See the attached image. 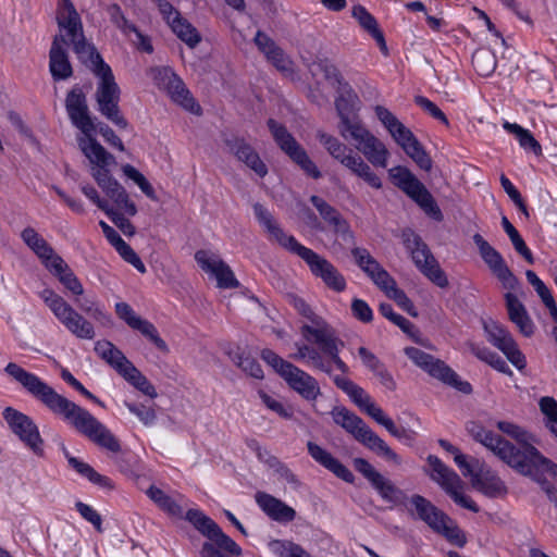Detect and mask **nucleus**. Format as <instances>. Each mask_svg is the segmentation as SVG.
<instances>
[{
	"instance_id": "obj_32",
	"label": "nucleus",
	"mask_w": 557,
	"mask_h": 557,
	"mask_svg": "<svg viewBox=\"0 0 557 557\" xmlns=\"http://www.w3.org/2000/svg\"><path fill=\"white\" fill-rule=\"evenodd\" d=\"M284 380L290 388L301 395V397L306 400H315L318 396L321 395L318 381L296 366H294L293 369L287 372V374L284 376Z\"/></svg>"
},
{
	"instance_id": "obj_19",
	"label": "nucleus",
	"mask_w": 557,
	"mask_h": 557,
	"mask_svg": "<svg viewBox=\"0 0 557 557\" xmlns=\"http://www.w3.org/2000/svg\"><path fill=\"white\" fill-rule=\"evenodd\" d=\"M333 382L337 388L346 393L362 411L379 424L383 425L385 429L393 428V420L384 414L383 410L372 401L371 397L362 387L351 380L339 375H334Z\"/></svg>"
},
{
	"instance_id": "obj_30",
	"label": "nucleus",
	"mask_w": 557,
	"mask_h": 557,
	"mask_svg": "<svg viewBox=\"0 0 557 557\" xmlns=\"http://www.w3.org/2000/svg\"><path fill=\"white\" fill-rule=\"evenodd\" d=\"M471 482L473 487L492 498L504 497L508 493V487L498 474L483 466L476 469Z\"/></svg>"
},
{
	"instance_id": "obj_61",
	"label": "nucleus",
	"mask_w": 557,
	"mask_h": 557,
	"mask_svg": "<svg viewBox=\"0 0 557 557\" xmlns=\"http://www.w3.org/2000/svg\"><path fill=\"white\" fill-rule=\"evenodd\" d=\"M61 377L67 384H70L73 388H75L77 392H79L82 395H84L88 399H90L94 403H96V404H98V405L103 407V403L98 397H96L94 394H91L89 391H87L83 386V384L79 381H77L67 369H62Z\"/></svg>"
},
{
	"instance_id": "obj_37",
	"label": "nucleus",
	"mask_w": 557,
	"mask_h": 557,
	"mask_svg": "<svg viewBox=\"0 0 557 557\" xmlns=\"http://www.w3.org/2000/svg\"><path fill=\"white\" fill-rule=\"evenodd\" d=\"M351 14L358 21L359 25L375 39L381 51L387 54L386 41L382 30L379 28L375 17L360 4L352 8Z\"/></svg>"
},
{
	"instance_id": "obj_44",
	"label": "nucleus",
	"mask_w": 557,
	"mask_h": 557,
	"mask_svg": "<svg viewBox=\"0 0 557 557\" xmlns=\"http://www.w3.org/2000/svg\"><path fill=\"white\" fill-rule=\"evenodd\" d=\"M472 64L481 76H490L496 69V55L490 49H478L472 55Z\"/></svg>"
},
{
	"instance_id": "obj_6",
	"label": "nucleus",
	"mask_w": 557,
	"mask_h": 557,
	"mask_svg": "<svg viewBox=\"0 0 557 557\" xmlns=\"http://www.w3.org/2000/svg\"><path fill=\"white\" fill-rule=\"evenodd\" d=\"M84 64L100 78L95 94L98 111L119 128H127L128 122L119 107L121 90L115 83L111 67L104 63L100 54L98 59H91Z\"/></svg>"
},
{
	"instance_id": "obj_10",
	"label": "nucleus",
	"mask_w": 557,
	"mask_h": 557,
	"mask_svg": "<svg viewBox=\"0 0 557 557\" xmlns=\"http://www.w3.org/2000/svg\"><path fill=\"white\" fill-rule=\"evenodd\" d=\"M374 112L392 138L403 148L406 154L411 158L421 170L430 172L433 161L413 133L387 108L376 106Z\"/></svg>"
},
{
	"instance_id": "obj_4",
	"label": "nucleus",
	"mask_w": 557,
	"mask_h": 557,
	"mask_svg": "<svg viewBox=\"0 0 557 557\" xmlns=\"http://www.w3.org/2000/svg\"><path fill=\"white\" fill-rule=\"evenodd\" d=\"M253 211L259 223L263 225L273 240L283 248L300 257L307 263L311 273L314 276L320 277L329 288L336 293L345 290V277L327 259L299 244L294 236L286 235L272 214L262 205L256 203L253 206Z\"/></svg>"
},
{
	"instance_id": "obj_17",
	"label": "nucleus",
	"mask_w": 557,
	"mask_h": 557,
	"mask_svg": "<svg viewBox=\"0 0 557 557\" xmlns=\"http://www.w3.org/2000/svg\"><path fill=\"white\" fill-rule=\"evenodd\" d=\"M473 242L482 260L503 287L508 290H516L520 286V282L509 269L503 256L478 233L473 235Z\"/></svg>"
},
{
	"instance_id": "obj_21",
	"label": "nucleus",
	"mask_w": 557,
	"mask_h": 557,
	"mask_svg": "<svg viewBox=\"0 0 557 557\" xmlns=\"http://www.w3.org/2000/svg\"><path fill=\"white\" fill-rule=\"evenodd\" d=\"M354 128L355 132L348 136L357 143L356 148L372 165L386 168L389 151L387 150L385 144L376 136H374L363 125Z\"/></svg>"
},
{
	"instance_id": "obj_12",
	"label": "nucleus",
	"mask_w": 557,
	"mask_h": 557,
	"mask_svg": "<svg viewBox=\"0 0 557 557\" xmlns=\"http://www.w3.org/2000/svg\"><path fill=\"white\" fill-rule=\"evenodd\" d=\"M40 297L55 318L77 338L94 339L96 332L91 322L77 312L67 301L50 288L41 292Z\"/></svg>"
},
{
	"instance_id": "obj_27",
	"label": "nucleus",
	"mask_w": 557,
	"mask_h": 557,
	"mask_svg": "<svg viewBox=\"0 0 557 557\" xmlns=\"http://www.w3.org/2000/svg\"><path fill=\"white\" fill-rule=\"evenodd\" d=\"M311 203L319 211L320 215L330 225L333 226L334 232L347 244H355L354 233L350 230L348 222L342 216V214L331 205H329L323 198L319 196L310 197Z\"/></svg>"
},
{
	"instance_id": "obj_23",
	"label": "nucleus",
	"mask_w": 557,
	"mask_h": 557,
	"mask_svg": "<svg viewBox=\"0 0 557 557\" xmlns=\"http://www.w3.org/2000/svg\"><path fill=\"white\" fill-rule=\"evenodd\" d=\"M65 108L70 120L84 135L94 134L97 131L89 115L86 95L78 86L73 87L66 95Z\"/></svg>"
},
{
	"instance_id": "obj_36",
	"label": "nucleus",
	"mask_w": 557,
	"mask_h": 557,
	"mask_svg": "<svg viewBox=\"0 0 557 557\" xmlns=\"http://www.w3.org/2000/svg\"><path fill=\"white\" fill-rule=\"evenodd\" d=\"M78 146L90 163L98 168H107L115 163L114 157L94 138V134L78 138Z\"/></svg>"
},
{
	"instance_id": "obj_3",
	"label": "nucleus",
	"mask_w": 557,
	"mask_h": 557,
	"mask_svg": "<svg viewBox=\"0 0 557 557\" xmlns=\"http://www.w3.org/2000/svg\"><path fill=\"white\" fill-rule=\"evenodd\" d=\"M288 302L298 311L299 314L311 321V325L304 324L300 329L302 337L318 348L304 344L297 346V352L290 357L296 360H306V362L327 375H332L334 364L343 373L349 372V367L339 357V351L344 347V342L336 335L335 330L329 325L322 318L314 314L310 306L300 297L294 294L287 296Z\"/></svg>"
},
{
	"instance_id": "obj_26",
	"label": "nucleus",
	"mask_w": 557,
	"mask_h": 557,
	"mask_svg": "<svg viewBox=\"0 0 557 557\" xmlns=\"http://www.w3.org/2000/svg\"><path fill=\"white\" fill-rule=\"evenodd\" d=\"M359 98L352 90H347L335 100L336 112L339 116L338 132L345 139L355 132L354 127L362 126L357 115Z\"/></svg>"
},
{
	"instance_id": "obj_31",
	"label": "nucleus",
	"mask_w": 557,
	"mask_h": 557,
	"mask_svg": "<svg viewBox=\"0 0 557 557\" xmlns=\"http://www.w3.org/2000/svg\"><path fill=\"white\" fill-rule=\"evenodd\" d=\"M230 151L250 170H252L260 177L268 174L265 163L260 159L258 152L242 138H234L226 140Z\"/></svg>"
},
{
	"instance_id": "obj_42",
	"label": "nucleus",
	"mask_w": 557,
	"mask_h": 557,
	"mask_svg": "<svg viewBox=\"0 0 557 557\" xmlns=\"http://www.w3.org/2000/svg\"><path fill=\"white\" fill-rule=\"evenodd\" d=\"M317 138L326 149V151L342 165L346 163V160L354 153L350 148L339 141L336 137L319 129L317 132Z\"/></svg>"
},
{
	"instance_id": "obj_50",
	"label": "nucleus",
	"mask_w": 557,
	"mask_h": 557,
	"mask_svg": "<svg viewBox=\"0 0 557 557\" xmlns=\"http://www.w3.org/2000/svg\"><path fill=\"white\" fill-rule=\"evenodd\" d=\"M76 304L83 312L87 313L94 320L103 324L111 323V317L104 312L96 301L85 298L83 300L77 299Z\"/></svg>"
},
{
	"instance_id": "obj_33",
	"label": "nucleus",
	"mask_w": 557,
	"mask_h": 557,
	"mask_svg": "<svg viewBox=\"0 0 557 557\" xmlns=\"http://www.w3.org/2000/svg\"><path fill=\"white\" fill-rule=\"evenodd\" d=\"M255 499L258 506L274 521L290 522L296 517L294 508L271 494L257 492Z\"/></svg>"
},
{
	"instance_id": "obj_22",
	"label": "nucleus",
	"mask_w": 557,
	"mask_h": 557,
	"mask_svg": "<svg viewBox=\"0 0 557 557\" xmlns=\"http://www.w3.org/2000/svg\"><path fill=\"white\" fill-rule=\"evenodd\" d=\"M195 260L202 271L215 277L219 288L227 289L239 286V282L236 280L230 265L218 255L210 250L200 249L195 252Z\"/></svg>"
},
{
	"instance_id": "obj_1",
	"label": "nucleus",
	"mask_w": 557,
	"mask_h": 557,
	"mask_svg": "<svg viewBox=\"0 0 557 557\" xmlns=\"http://www.w3.org/2000/svg\"><path fill=\"white\" fill-rule=\"evenodd\" d=\"M4 371L33 397L41 401L53 413L62 416L77 432L94 444L111 453L121 450V444L114 434L88 410L58 394L37 375L24 370L15 362H9Z\"/></svg>"
},
{
	"instance_id": "obj_5",
	"label": "nucleus",
	"mask_w": 557,
	"mask_h": 557,
	"mask_svg": "<svg viewBox=\"0 0 557 557\" xmlns=\"http://www.w3.org/2000/svg\"><path fill=\"white\" fill-rule=\"evenodd\" d=\"M497 428L503 433L510 436L517 442V445L506 440L509 445L505 459H500L508 467L519 474H537V467L548 466L556 471L557 465L546 458L532 444V436L519 425L508 422L498 421Z\"/></svg>"
},
{
	"instance_id": "obj_60",
	"label": "nucleus",
	"mask_w": 557,
	"mask_h": 557,
	"mask_svg": "<svg viewBox=\"0 0 557 557\" xmlns=\"http://www.w3.org/2000/svg\"><path fill=\"white\" fill-rule=\"evenodd\" d=\"M273 545L281 557H311L301 546L294 543L274 542Z\"/></svg>"
},
{
	"instance_id": "obj_63",
	"label": "nucleus",
	"mask_w": 557,
	"mask_h": 557,
	"mask_svg": "<svg viewBox=\"0 0 557 557\" xmlns=\"http://www.w3.org/2000/svg\"><path fill=\"white\" fill-rule=\"evenodd\" d=\"M76 509L81 513V516L94 524L97 531L101 532V517L100 515L89 505H86L82 502L76 503Z\"/></svg>"
},
{
	"instance_id": "obj_8",
	"label": "nucleus",
	"mask_w": 557,
	"mask_h": 557,
	"mask_svg": "<svg viewBox=\"0 0 557 557\" xmlns=\"http://www.w3.org/2000/svg\"><path fill=\"white\" fill-rule=\"evenodd\" d=\"M186 520L199 531L207 541L200 549L201 557H239L242 548L226 535L222 529L208 516L198 509H189Z\"/></svg>"
},
{
	"instance_id": "obj_45",
	"label": "nucleus",
	"mask_w": 557,
	"mask_h": 557,
	"mask_svg": "<svg viewBox=\"0 0 557 557\" xmlns=\"http://www.w3.org/2000/svg\"><path fill=\"white\" fill-rule=\"evenodd\" d=\"M504 128L509 133L516 135L521 147H523L524 149H531L536 156L542 154V147L530 133V131L521 127L516 123L509 122L504 123Z\"/></svg>"
},
{
	"instance_id": "obj_57",
	"label": "nucleus",
	"mask_w": 557,
	"mask_h": 557,
	"mask_svg": "<svg viewBox=\"0 0 557 557\" xmlns=\"http://www.w3.org/2000/svg\"><path fill=\"white\" fill-rule=\"evenodd\" d=\"M387 297L395 300L396 304L411 317H413V318L418 317V312H417L412 301L407 297L405 292L397 288V286L395 288H392L391 292H387Z\"/></svg>"
},
{
	"instance_id": "obj_9",
	"label": "nucleus",
	"mask_w": 557,
	"mask_h": 557,
	"mask_svg": "<svg viewBox=\"0 0 557 557\" xmlns=\"http://www.w3.org/2000/svg\"><path fill=\"white\" fill-rule=\"evenodd\" d=\"M332 417L336 424L350 433L363 446L397 466L401 463V458L360 417L345 407L334 408Z\"/></svg>"
},
{
	"instance_id": "obj_39",
	"label": "nucleus",
	"mask_w": 557,
	"mask_h": 557,
	"mask_svg": "<svg viewBox=\"0 0 557 557\" xmlns=\"http://www.w3.org/2000/svg\"><path fill=\"white\" fill-rule=\"evenodd\" d=\"M50 272L58 277L60 283L75 296L84 294V288L77 276L62 258H54Z\"/></svg>"
},
{
	"instance_id": "obj_15",
	"label": "nucleus",
	"mask_w": 557,
	"mask_h": 557,
	"mask_svg": "<svg viewBox=\"0 0 557 557\" xmlns=\"http://www.w3.org/2000/svg\"><path fill=\"white\" fill-rule=\"evenodd\" d=\"M268 127L274 141L288 158L297 164L306 175L318 180L322 176L315 163L311 160L305 148L295 139L287 128L273 119L268 120Z\"/></svg>"
},
{
	"instance_id": "obj_49",
	"label": "nucleus",
	"mask_w": 557,
	"mask_h": 557,
	"mask_svg": "<svg viewBox=\"0 0 557 557\" xmlns=\"http://www.w3.org/2000/svg\"><path fill=\"white\" fill-rule=\"evenodd\" d=\"M113 247L126 262L131 263L139 272H146V267L140 260V258L133 250V248L122 239V237L119 238V240L113 245Z\"/></svg>"
},
{
	"instance_id": "obj_48",
	"label": "nucleus",
	"mask_w": 557,
	"mask_h": 557,
	"mask_svg": "<svg viewBox=\"0 0 557 557\" xmlns=\"http://www.w3.org/2000/svg\"><path fill=\"white\" fill-rule=\"evenodd\" d=\"M106 11L110 16V21L124 34H128L131 30H136V26L125 17L117 3L109 4Z\"/></svg>"
},
{
	"instance_id": "obj_43",
	"label": "nucleus",
	"mask_w": 557,
	"mask_h": 557,
	"mask_svg": "<svg viewBox=\"0 0 557 557\" xmlns=\"http://www.w3.org/2000/svg\"><path fill=\"white\" fill-rule=\"evenodd\" d=\"M169 25L177 37L190 48L196 47L200 42V34L186 18L182 17L181 14H176Z\"/></svg>"
},
{
	"instance_id": "obj_59",
	"label": "nucleus",
	"mask_w": 557,
	"mask_h": 557,
	"mask_svg": "<svg viewBox=\"0 0 557 557\" xmlns=\"http://www.w3.org/2000/svg\"><path fill=\"white\" fill-rule=\"evenodd\" d=\"M414 102L422 108L424 111H426L430 115H432L434 119L441 121L445 125H448L449 122L446 117V115L443 113V111L432 101H430L428 98L423 96H416Z\"/></svg>"
},
{
	"instance_id": "obj_52",
	"label": "nucleus",
	"mask_w": 557,
	"mask_h": 557,
	"mask_svg": "<svg viewBox=\"0 0 557 557\" xmlns=\"http://www.w3.org/2000/svg\"><path fill=\"white\" fill-rule=\"evenodd\" d=\"M234 362L248 375L255 377V379H262L263 377V371L261 369V366L258 363V361L248 356L243 354H238L236 358L233 359Z\"/></svg>"
},
{
	"instance_id": "obj_53",
	"label": "nucleus",
	"mask_w": 557,
	"mask_h": 557,
	"mask_svg": "<svg viewBox=\"0 0 557 557\" xmlns=\"http://www.w3.org/2000/svg\"><path fill=\"white\" fill-rule=\"evenodd\" d=\"M380 312L383 317L388 319L391 322L396 324L400 330L407 334H411L413 324L400 314L394 312L392 305L381 304L379 307Z\"/></svg>"
},
{
	"instance_id": "obj_35",
	"label": "nucleus",
	"mask_w": 557,
	"mask_h": 557,
	"mask_svg": "<svg viewBox=\"0 0 557 557\" xmlns=\"http://www.w3.org/2000/svg\"><path fill=\"white\" fill-rule=\"evenodd\" d=\"M505 304L509 320L518 327L521 334L527 337L532 336L534 324L524 305L511 292L505 294Z\"/></svg>"
},
{
	"instance_id": "obj_64",
	"label": "nucleus",
	"mask_w": 557,
	"mask_h": 557,
	"mask_svg": "<svg viewBox=\"0 0 557 557\" xmlns=\"http://www.w3.org/2000/svg\"><path fill=\"white\" fill-rule=\"evenodd\" d=\"M540 409L549 422L557 423V401L549 396L540 399Z\"/></svg>"
},
{
	"instance_id": "obj_41",
	"label": "nucleus",
	"mask_w": 557,
	"mask_h": 557,
	"mask_svg": "<svg viewBox=\"0 0 557 557\" xmlns=\"http://www.w3.org/2000/svg\"><path fill=\"white\" fill-rule=\"evenodd\" d=\"M65 457L70 466L81 475L85 476L91 483L101 487L112 490L114 486L111 480L100 473H98L90 465L77 459L76 457L70 456L65 450Z\"/></svg>"
},
{
	"instance_id": "obj_62",
	"label": "nucleus",
	"mask_w": 557,
	"mask_h": 557,
	"mask_svg": "<svg viewBox=\"0 0 557 557\" xmlns=\"http://www.w3.org/2000/svg\"><path fill=\"white\" fill-rule=\"evenodd\" d=\"M351 312L356 319L363 323H369L373 319V313L369 305L358 298H355L351 302Z\"/></svg>"
},
{
	"instance_id": "obj_54",
	"label": "nucleus",
	"mask_w": 557,
	"mask_h": 557,
	"mask_svg": "<svg viewBox=\"0 0 557 557\" xmlns=\"http://www.w3.org/2000/svg\"><path fill=\"white\" fill-rule=\"evenodd\" d=\"M109 197L114 201L117 209L124 210L128 215L134 216L137 213L136 205L129 199L128 194L122 185L115 188V191Z\"/></svg>"
},
{
	"instance_id": "obj_56",
	"label": "nucleus",
	"mask_w": 557,
	"mask_h": 557,
	"mask_svg": "<svg viewBox=\"0 0 557 557\" xmlns=\"http://www.w3.org/2000/svg\"><path fill=\"white\" fill-rule=\"evenodd\" d=\"M125 406L132 413L136 414L145 425L152 424L157 419L156 411L151 407H147L143 404L137 405L132 403H126Z\"/></svg>"
},
{
	"instance_id": "obj_40",
	"label": "nucleus",
	"mask_w": 557,
	"mask_h": 557,
	"mask_svg": "<svg viewBox=\"0 0 557 557\" xmlns=\"http://www.w3.org/2000/svg\"><path fill=\"white\" fill-rule=\"evenodd\" d=\"M345 168L351 171L355 175L362 178L367 184L375 189L382 187L381 178L371 170L370 165L358 154L352 153L346 163Z\"/></svg>"
},
{
	"instance_id": "obj_7",
	"label": "nucleus",
	"mask_w": 557,
	"mask_h": 557,
	"mask_svg": "<svg viewBox=\"0 0 557 557\" xmlns=\"http://www.w3.org/2000/svg\"><path fill=\"white\" fill-rule=\"evenodd\" d=\"M55 22L59 28L55 35L62 36V44L72 46L82 63L98 59L100 53L85 37L81 16L71 0H59Z\"/></svg>"
},
{
	"instance_id": "obj_13",
	"label": "nucleus",
	"mask_w": 557,
	"mask_h": 557,
	"mask_svg": "<svg viewBox=\"0 0 557 557\" xmlns=\"http://www.w3.org/2000/svg\"><path fill=\"white\" fill-rule=\"evenodd\" d=\"M388 174L396 186L417 202L425 214L438 222L443 220V213L433 196L409 169L397 165L389 169Z\"/></svg>"
},
{
	"instance_id": "obj_46",
	"label": "nucleus",
	"mask_w": 557,
	"mask_h": 557,
	"mask_svg": "<svg viewBox=\"0 0 557 557\" xmlns=\"http://www.w3.org/2000/svg\"><path fill=\"white\" fill-rule=\"evenodd\" d=\"M123 173L132 181H134L140 190L151 200L157 201L158 197L152 185L147 181V178L133 165L125 164L123 168Z\"/></svg>"
},
{
	"instance_id": "obj_38",
	"label": "nucleus",
	"mask_w": 557,
	"mask_h": 557,
	"mask_svg": "<svg viewBox=\"0 0 557 557\" xmlns=\"http://www.w3.org/2000/svg\"><path fill=\"white\" fill-rule=\"evenodd\" d=\"M95 351L119 374L125 369L131 361L125 355L109 341H98L95 344Z\"/></svg>"
},
{
	"instance_id": "obj_18",
	"label": "nucleus",
	"mask_w": 557,
	"mask_h": 557,
	"mask_svg": "<svg viewBox=\"0 0 557 557\" xmlns=\"http://www.w3.org/2000/svg\"><path fill=\"white\" fill-rule=\"evenodd\" d=\"M3 418L12 432L37 456H44V440L33 419L25 413L7 407L3 410Z\"/></svg>"
},
{
	"instance_id": "obj_29",
	"label": "nucleus",
	"mask_w": 557,
	"mask_h": 557,
	"mask_svg": "<svg viewBox=\"0 0 557 557\" xmlns=\"http://www.w3.org/2000/svg\"><path fill=\"white\" fill-rule=\"evenodd\" d=\"M66 44H62V36L54 35L49 51V70L54 81H64L73 75V67L65 49Z\"/></svg>"
},
{
	"instance_id": "obj_11",
	"label": "nucleus",
	"mask_w": 557,
	"mask_h": 557,
	"mask_svg": "<svg viewBox=\"0 0 557 557\" xmlns=\"http://www.w3.org/2000/svg\"><path fill=\"white\" fill-rule=\"evenodd\" d=\"M401 239L419 271L438 287H447L449 283L445 272L421 236L411 228H405L401 232Z\"/></svg>"
},
{
	"instance_id": "obj_2",
	"label": "nucleus",
	"mask_w": 557,
	"mask_h": 557,
	"mask_svg": "<svg viewBox=\"0 0 557 557\" xmlns=\"http://www.w3.org/2000/svg\"><path fill=\"white\" fill-rule=\"evenodd\" d=\"M352 462L355 469L370 482L385 502L403 505L413 519L423 521L433 532L442 535L449 543L458 547L466 545L465 533L448 515L431 500L419 494L408 497L404 491L381 474L364 458H355Z\"/></svg>"
},
{
	"instance_id": "obj_14",
	"label": "nucleus",
	"mask_w": 557,
	"mask_h": 557,
	"mask_svg": "<svg viewBox=\"0 0 557 557\" xmlns=\"http://www.w3.org/2000/svg\"><path fill=\"white\" fill-rule=\"evenodd\" d=\"M405 355L420 369L430 376L447 384L457 391L469 395L472 393V386L467 381H461L458 374L448 367L443 360L416 347H406Z\"/></svg>"
},
{
	"instance_id": "obj_55",
	"label": "nucleus",
	"mask_w": 557,
	"mask_h": 557,
	"mask_svg": "<svg viewBox=\"0 0 557 557\" xmlns=\"http://www.w3.org/2000/svg\"><path fill=\"white\" fill-rule=\"evenodd\" d=\"M265 463L270 468H272L275 471V473L286 482L295 485L298 484L296 475L275 456L269 455V457L265 459Z\"/></svg>"
},
{
	"instance_id": "obj_47",
	"label": "nucleus",
	"mask_w": 557,
	"mask_h": 557,
	"mask_svg": "<svg viewBox=\"0 0 557 557\" xmlns=\"http://www.w3.org/2000/svg\"><path fill=\"white\" fill-rule=\"evenodd\" d=\"M265 57L268 61H270L283 74L289 75L294 73L293 61L278 46H276L273 50H270Z\"/></svg>"
},
{
	"instance_id": "obj_25",
	"label": "nucleus",
	"mask_w": 557,
	"mask_h": 557,
	"mask_svg": "<svg viewBox=\"0 0 557 557\" xmlns=\"http://www.w3.org/2000/svg\"><path fill=\"white\" fill-rule=\"evenodd\" d=\"M156 73L158 74L156 78L160 77V84L165 88L174 102L193 113H197L200 110L199 104L195 102L183 81L174 72L164 67L156 70Z\"/></svg>"
},
{
	"instance_id": "obj_28",
	"label": "nucleus",
	"mask_w": 557,
	"mask_h": 557,
	"mask_svg": "<svg viewBox=\"0 0 557 557\" xmlns=\"http://www.w3.org/2000/svg\"><path fill=\"white\" fill-rule=\"evenodd\" d=\"M467 432L472 438L485 446L491 450L498 459H505L507 450L510 449L506 443V438L494 433L493 431L486 430L483 425L475 421H470L466 425Z\"/></svg>"
},
{
	"instance_id": "obj_51",
	"label": "nucleus",
	"mask_w": 557,
	"mask_h": 557,
	"mask_svg": "<svg viewBox=\"0 0 557 557\" xmlns=\"http://www.w3.org/2000/svg\"><path fill=\"white\" fill-rule=\"evenodd\" d=\"M261 358L271 366L283 379L289 372L294 364L281 358L271 349H263Z\"/></svg>"
},
{
	"instance_id": "obj_16",
	"label": "nucleus",
	"mask_w": 557,
	"mask_h": 557,
	"mask_svg": "<svg viewBox=\"0 0 557 557\" xmlns=\"http://www.w3.org/2000/svg\"><path fill=\"white\" fill-rule=\"evenodd\" d=\"M428 462L432 469L431 479L436 482L455 503L473 512H479L478 505L468 496L461 494L459 490L462 487V481L459 475L446 467L440 458L430 455Z\"/></svg>"
},
{
	"instance_id": "obj_34",
	"label": "nucleus",
	"mask_w": 557,
	"mask_h": 557,
	"mask_svg": "<svg viewBox=\"0 0 557 557\" xmlns=\"http://www.w3.org/2000/svg\"><path fill=\"white\" fill-rule=\"evenodd\" d=\"M309 455L321 466L347 483H354L355 475L339 460L313 442L307 443Z\"/></svg>"
},
{
	"instance_id": "obj_58",
	"label": "nucleus",
	"mask_w": 557,
	"mask_h": 557,
	"mask_svg": "<svg viewBox=\"0 0 557 557\" xmlns=\"http://www.w3.org/2000/svg\"><path fill=\"white\" fill-rule=\"evenodd\" d=\"M111 221L116 225V227L125 235V236H134L136 233V228L133 223L126 219L122 213L113 210V208L109 209V212L106 213Z\"/></svg>"
},
{
	"instance_id": "obj_24",
	"label": "nucleus",
	"mask_w": 557,
	"mask_h": 557,
	"mask_svg": "<svg viewBox=\"0 0 557 557\" xmlns=\"http://www.w3.org/2000/svg\"><path fill=\"white\" fill-rule=\"evenodd\" d=\"M115 313L131 329L140 332L143 336L153 343L158 349L164 352L169 350L166 343L159 336L156 326L148 320L137 315L128 304H115Z\"/></svg>"
},
{
	"instance_id": "obj_20",
	"label": "nucleus",
	"mask_w": 557,
	"mask_h": 557,
	"mask_svg": "<svg viewBox=\"0 0 557 557\" xmlns=\"http://www.w3.org/2000/svg\"><path fill=\"white\" fill-rule=\"evenodd\" d=\"M484 330L487 334L488 342L498 348L518 370L521 371L525 368V357L505 326L491 321L484 323Z\"/></svg>"
}]
</instances>
